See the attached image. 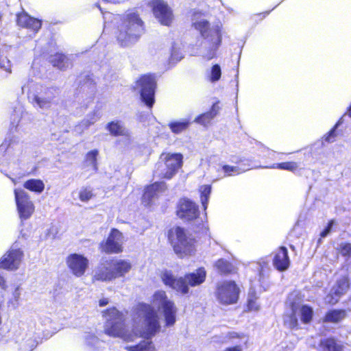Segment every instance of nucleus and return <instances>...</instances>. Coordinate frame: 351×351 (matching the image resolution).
<instances>
[{"label":"nucleus","instance_id":"obj_1","mask_svg":"<svg viewBox=\"0 0 351 351\" xmlns=\"http://www.w3.org/2000/svg\"><path fill=\"white\" fill-rule=\"evenodd\" d=\"M168 242L180 258H185L195 254L197 239L187 234L184 228L176 226L169 228L167 233Z\"/></svg>","mask_w":351,"mask_h":351},{"label":"nucleus","instance_id":"obj_2","mask_svg":"<svg viewBox=\"0 0 351 351\" xmlns=\"http://www.w3.org/2000/svg\"><path fill=\"white\" fill-rule=\"evenodd\" d=\"M132 265L123 259L110 258L101 261L92 277L93 283L97 282H110L123 277L130 271Z\"/></svg>","mask_w":351,"mask_h":351},{"label":"nucleus","instance_id":"obj_3","mask_svg":"<svg viewBox=\"0 0 351 351\" xmlns=\"http://www.w3.org/2000/svg\"><path fill=\"white\" fill-rule=\"evenodd\" d=\"M206 277V271L202 267L194 272L186 274L184 277L176 278L169 271H165L161 274V280L166 286L182 294L189 293V286L195 287L202 284Z\"/></svg>","mask_w":351,"mask_h":351},{"label":"nucleus","instance_id":"obj_4","mask_svg":"<svg viewBox=\"0 0 351 351\" xmlns=\"http://www.w3.org/2000/svg\"><path fill=\"white\" fill-rule=\"evenodd\" d=\"M145 31L143 20L136 12L127 14L121 20L116 37L122 47L136 42Z\"/></svg>","mask_w":351,"mask_h":351},{"label":"nucleus","instance_id":"obj_5","mask_svg":"<svg viewBox=\"0 0 351 351\" xmlns=\"http://www.w3.org/2000/svg\"><path fill=\"white\" fill-rule=\"evenodd\" d=\"M105 318L104 332L111 337L126 339L129 337L125 314L115 306H111L102 311Z\"/></svg>","mask_w":351,"mask_h":351},{"label":"nucleus","instance_id":"obj_6","mask_svg":"<svg viewBox=\"0 0 351 351\" xmlns=\"http://www.w3.org/2000/svg\"><path fill=\"white\" fill-rule=\"evenodd\" d=\"M136 313L143 319V326L139 336L145 339H151L161 330L160 317L153 306L139 302L136 306Z\"/></svg>","mask_w":351,"mask_h":351},{"label":"nucleus","instance_id":"obj_7","mask_svg":"<svg viewBox=\"0 0 351 351\" xmlns=\"http://www.w3.org/2000/svg\"><path fill=\"white\" fill-rule=\"evenodd\" d=\"M152 302L162 308L165 326H173L176 322L177 307L173 301L169 299L167 293L163 290H158L152 295Z\"/></svg>","mask_w":351,"mask_h":351},{"label":"nucleus","instance_id":"obj_8","mask_svg":"<svg viewBox=\"0 0 351 351\" xmlns=\"http://www.w3.org/2000/svg\"><path fill=\"white\" fill-rule=\"evenodd\" d=\"M136 85L140 88L141 100L149 108L155 103V90L156 88V76L152 73L141 75L136 82Z\"/></svg>","mask_w":351,"mask_h":351},{"label":"nucleus","instance_id":"obj_9","mask_svg":"<svg viewBox=\"0 0 351 351\" xmlns=\"http://www.w3.org/2000/svg\"><path fill=\"white\" fill-rule=\"evenodd\" d=\"M240 290L234 280H224L216 286L215 297L223 305H230L237 302Z\"/></svg>","mask_w":351,"mask_h":351},{"label":"nucleus","instance_id":"obj_10","mask_svg":"<svg viewBox=\"0 0 351 351\" xmlns=\"http://www.w3.org/2000/svg\"><path fill=\"white\" fill-rule=\"evenodd\" d=\"M122 233L117 228L110 230L107 238L99 244L101 253L106 254H120L123 252Z\"/></svg>","mask_w":351,"mask_h":351},{"label":"nucleus","instance_id":"obj_11","mask_svg":"<svg viewBox=\"0 0 351 351\" xmlns=\"http://www.w3.org/2000/svg\"><path fill=\"white\" fill-rule=\"evenodd\" d=\"M148 5L151 8L154 17L161 25L167 27L171 25L174 15L167 2L163 0H152Z\"/></svg>","mask_w":351,"mask_h":351},{"label":"nucleus","instance_id":"obj_12","mask_svg":"<svg viewBox=\"0 0 351 351\" xmlns=\"http://www.w3.org/2000/svg\"><path fill=\"white\" fill-rule=\"evenodd\" d=\"M16 205L19 217L22 219H29L34 213L35 206L27 193L21 189L14 190Z\"/></svg>","mask_w":351,"mask_h":351},{"label":"nucleus","instance_id":"obj_13","mask_svg":"<svg viewBox=\"0 0 351 351\" xmlns=\"http://www.w3.org/2000/svg\"><path fill=\"white\" fill-rule=\"evenodd\" d=\"M54 96L51 88L40 85L34 92H30L28 99L34 107L40 108H49Z\"/></svg>","mask_w":351,"mask_h":351},{"label":"nucleus","instance_id":"obj_14","mask_svg":"<svg viewBox=\"0 0 351 351\" xmlns=\"http://www.w3.org/2000/svg\"><path fill=\"white\" fill-rule=\"evenodd\" d=\"M160 158L163 160L166 168L162 178L167 180L171 179L183 165V155L181 153L163 152Z\"/></svg>","mask_w":351,"mask_h":351},{"label":"nucleus","instance_id":"obj_15","mask_svg":"<svg viewBox=\"0 0 351 351\" xmlns=\"http://www.w3.org/2000/svg\"><path fill=\"white\" fill-rule=\"evenodd\" d=\"M176 215L184 221H193L199 215L198 206L188 198H181L176 206Z\"/></svg>","mask_w":351,"mask_h":351},{"label":"nucleus","instance_id":"obj_16","mask_svg":"<svg viewBox=\"0 0 351 351\" xmlns=\"http://www.w3.org/2000/svg\"><path fill=\"white\" fill-rule=\"evenodd\" d=\"M66 264L71 273L80 278L83 276L88 269L89 261L82 254L72 253L66 258Z\"/></svg>","mask_w":351,"mask_h":351},{"label":"nucleus","instance_id":"obj_17","mask_svg":"<svg viewBox=\"0 0 351 351\" xmlns=\"http://www.w3.org/2000/svg\"><path fill=\"white\" fill-rule=\"evenodd\" d=\"M23 257V252L20 249H10L0 258V269L8 271L16 270Z\"/></svg>","mask_w":351,"mask_h":351},{"label":"nucleus","instance_id":"obj_18","mask_svg":"<svg viewBox=\"0 0 351 351\" xmlns=\"http://www.w3.org/2000/svg\"><path fill=\"white\" fill-rule=\"evenodd\" d=\"M350 288V280L348 276L345 275L339 278L335 282L332 289L333 292L327 295V303L335 305L339 302V298L346 294Z\"/></svg>","mask_w":351,"mask_h":351},{"label":"nucleus","instance_id":"obj_19","mask_svg":"<svg viewBox=\"0 0 351 351\" xmlns=\"http://www.w3.org/2000/svg\"><path fill=\"white\" fill-rule=\"evenodd\" d=\"M16 24L22 27L37 33L42 27V21L30 16L27 12L23 10L16 14Z\"/></svg>","mask_w":351,"mask_h":351},{"label":"nucleus","instance_id":"obj_20","mask_svg":"<svg viewBox=\"0 0 351 351\" xmlns=\"http://www.w3.org/2000/svg\"><path fill=\"white\" fill-rule=\"evenodd\" d=\"M167 189L165 182H155L145 186L141 197L142 204L145 206L152 205L154 198L158 196V193L164 192Z\"/></svg>","mask_w":351,"mask_h":351},{"label":"nucleus","instance_id":"obj_21","mask_svg":"<svg viewBox=\"0 0 351 351\" xmlns=\"http://www.w3.org/2000/svg\"><path fill=\"white\" fill-rule=\"evenodd\" d=\"M251 160L247 158H239L235 163L236 166L224 165L221 166V171L226 177L233 176L234 173L239 174L254 167L251 164Z\"/></svg>","mask_w":351,"mask_h":351},{"label":"nucleus","instance_id":"obj_22","mask_svg":"<svg viewBox=\"0 0 351 351\" xmlns=\"http://www.w3.org/2000/svg\"><path fill=\"white\" fill-rule=\"evenodd\" d=\"M274 267L280 271L287 270L290 265L288 250L285 246L278 247L274 253L272 259Z\"/></svg>","mask_w":351,"mask_h":351},{"label":"nucleus","instance_id":"obj_23","mask_svg":"<svg viewBox=\"0 0 351 351\" xmlns=\"http://www.w3.org/2000/svg\"><path fill=\"white\" fill-rule=\"evenodd\" d=\"M310 157L308 152H299L296 156L297 161H288L274 164L271 168L287 170L295 172L299 169L300 165L307 160Z\"/></svg>","mask_w":351,"mask_h":351},{"label":"nucleus","instance_id":"obj_24","mask_svg":"<svg viewBox=\"0 0 351 351\" xmlns=\"http://www.w3.org/2000/svg\"><path fill=\"white\" fill-rule=\"evenodd\" d=\"M220 101H216L213 104L210 109L200 114H199L195 119V121L200 125L206 126L210 124L212 120L219 114L221 109L219 106Z\"/></svg>","mask_w":351,"mask_h":351},{"label":"nucleus","instance_id":"obj_25","mask_svg":"<svg viewBox=\"0 0 351 351\" xmlns=\"http://www.w3.org/2000/svg\"><path fill=\"white\" fill-rule=\"evenodd\" d=\"M318 346L322 351H345L344 345L335 337L321 339Z\"/></svg>","mask_w":351,"mask_h":351},{"label":"nucleus","instance_id":"obj_26","mask_svg":"<svg viewBox=\"0 0 351 351\" xmlns=\"http://www.w3.org/2000/svg\"><path fill=\"white\" fill-rule=\"evenodd\" d=\"M211 49L217 50L221 44L222 34L219 26H215L206 34L204 38Z\"/></svg>","mask_w":351,"mask_h":351},{"label":"nucleus","instance_id":"obj_27","mask_svg":"<svg viewBox=\"0 0 351 351\" xmlns=\"http://www.w3.org/2000/svg\"><path fill=\"white\" fill-rule=\"evenodd\" d=\"M346 311L343 308H332L327 311L322 317L324 323L338 324L346 317Z\"/></svg>","mask_w":351,"mask_h":351},{"label":"nucleus","instance_id":"obj_28","mask_svg":"<svg viewBox=\"0 0 351 351\" xmlns=\"http://www.w3.org/2000/svg\"><path fill=\"white\" fill-rule=\"evenodd\" d=\"M214 266L217 271L222 276H228L237 273V269L232 263L225 258L217 260L214 263Z\"/></svg>","mask_w":351,"mask_h":351},{"label":"nucleus","instance_id":"obj_29","mask_svg":"<svg viewBox=\"0 0 351 351\" xmlns=\"http://www.w3.org/2000/svg\"><path fill=\"white\" fill-rule=\"evenodd\" d=\"M106 129L113 136H127L128 131L119 121H112L106 125Z\"/></svg>","mask_w":351,"mask_h":351},{"label":"nucleus","instance_id":"obj_30","mask_svg":"<svg viewBox=\"0 0 351 351\" xmlns=\"http://www.w3.org/2000/svg\"><path fill=\"white\" fill-rule=\"evenodd\" d=\"M23 187L32 192L41 193L45 189V184L40 179H29L23 183Z\"/></svg>","mask_w":351,"mask_h":351},{"label":"nucleus","instance_id":"obj_31","mask_svg":"<svg viewBox=\"0 0 351 351\" xmlns=\"http://www.w3.org/2000/svg\"><path fill=\"white\" fill-rule=\"evenodd\" d=\"M291 310L292 312L286 316V319L284 320V324L289 329L298 330L300 327L298 319L296 316V306L294 303L291 304Z\"/></svg>","mask_w":351,"mask_h":351},{"label":"nucleus","instance_id":"obj_32","mask_svg":"<svg viewBox=\"0 0 351 351\" xmlns=\"http://www.w3.org/2000/svg\"><path fill=\"white\" fill-rule=\"evenodd\" d=\"M300 315L302 323L308 324L313 317V308L307 304H303L300 308Z\"/></svg>","mask_w":351,"mask_h":351},{"label":"nucleus","instance_id":"obj_33","mask_svg":"<svg viewBox=\"0 0 351 351\" xmlns=\"http://www.w3.org/2000/svg\"><path fill=\"white\" fill-rule=\"evenodd\" d=\"M190 125L191 122L185 119L183 121H172L168 124V126L173 133L180 134L186 130Z\"/></svg>","mask_w":351,"mask_h":351},{"label":"nucleus","instance_id":"obj_34","mask_svg":"<svg viewBox=\"0 0 351 351\" xmlns=\"http://www.w3.org/2000/svg\"><path fill=\"white\" fill-rule=\"evenodd\" d=\"M49 61L54 67L63 70L65 69L66 56L62 53H56L49 58Z\"/></svg>","mask_w":351,"mask_h":351},{"label":"nucleus","instance_id":"obj_35","mask_svg":"<svg viewBox=\"0 0 351 351\" xmlns=\"http://www.w3.org/2000/svg\"><path fill=\"white\" fill-rule=\"evenodd\" d=\"M125 349L128 351H156V348L151 341H141L136 345L127 346Z\"/></svg>","mask_w":351,"mask_h":351},{"label":"nucleus","instance_id":"obj_36","mask_svg":"<svg viewBox=\"0 0 351 351\" xmlns=\"http://www.w3.org/2000/svg\"><path fill=\"white\" fill-rule=\"evenodd\" d=\"M200 200L204 210L207 209L208 199L211 193V185L204 184L199 187Z\"/></svg>","mask_w":351,"mask_h":351},{"label":"nucleus","instance_id":"obj_37","mask_svg":"<svg viewBox=\"0 0 351 351\" xmlns=\"http://www.w3.org/2000/svg\"><path fill=\"white\" fill-rule=\"evenodd\" d=\"M192 26L199 32L202 38H204V36L208 34L212 28L209 22L206 20H201L194 22L193 23Z\"/></svg>","mask_w":351,"mask_h":351},{"label":"nucleus","instance_id":"obj_38","mask_svg":"<svg viewBox=\"0 0 351 351\" xmlns=\"http://www.w3.org/2000/svg\"><path fill=\"white\" fill-rule=\"evenodd\" d=\"M337 252L344 258L351 257V243H341L337 248Z\"/></svg>","mask_w":351,"mask_h":351},{"label":"nucleus","instance_id":"obj_39","mask_svg":"<svg viewBox=\"0 0 351 351\" xmlns=\"http://www.w3.org/2000/svg\"><path fill=\"white\" fill-rule=\"evenodd\" d=\"M94 197L92 189L88 187H83L79 192V199L83 202H86Z\"/></svg>","mask_w":351,"mask_h":351},{"label":"nucleus","instance_id":"obj_40","mask_svg":"<svg viewBox=\"0 0 351 351\" xmlns=\"http://www.w3.org/2000/svg\"><path fill=\"white\" fill-rule=\"evenodd\" d=\"M221 76V70L219 64H215L211 67L209 80L212 82H217L220 80Z\"/></svg>","mask_w":351,"mask_h":351},{"label":"nucleus","instance_id":"obj_41","mask_svg":"<svg viewBox=\"0 0 351 351\" xmlns=\"http://www.w3.org/2000/svg\"><path fill=\"white\" fill-rule=\"evenodd\" d=\"M98 155L97 149H93L88 152L86 154L85 160L86 162H89L95 168V169H97V157Z\"/></svg>","mask_w":351,"mask_h":351},{"label":"nucleus","instance_id":"obj_42","mask_svg":"<svg viewBox=\"0 0 351 351\" xmlns=\"http://www.w3.org/2000/svg\"><path fill=\"white\" fill-rule=\"evenodd\" d=\"M340 124L339 121H338L333 128L327 133L325 136V141L328 143H332L335 141L337 137L336 129Z\"/></svg>","mask_w":351,"mask_h":351},{"label":"nucleus","instance_id":"obj_43","mask_svg":"<svg viewBox=\"0 0 351 351\" xmlns=\"http://www.w3.org/2000/svg\"><path fill=\"white\" fill-rule=\"evenodd\" d=\"M0 67L4 69L8 74L12 73V63L8 58H0Z\"/></svg>","mask_w":351,"mask_h":351},{"label":"nucleus","instance_id":"obj_44","mask_svg":"<svg viewBox=\"0 0 351 351\" xmlns=\"http://www.w3.org/2000/svg\"><path fill=\"white\" fill-rule=\"evenodd\" d=\"M227 337L229 339H245V341L244 342L245 345H246L247 342V337L244 334H243V333L240 334V333H237V332H230L228 333Z\"/></svg>","mask_w":351,"mask_h":351},{"label":"nucleus","instance_id":"obj_45","mask_svg":"<svg viewBox=\"0 0 351 351\" xmlns=\"http://www.w3.org/2000/svg\"><path fill=\"white\" fill-rule=\"evenodd\" d=\"M86 84H89L90 86L95 85V82L94 80L90 75H85L84 78L79 82L78 86L80 87H82V86H85Z\"/></svg>","mask_w":351,"mask_h":351},{"label":"nucleus","instance_id":"obj_46","mask_svg":"<svg viewBox=\"0 0 351 351\" xmlns=\"http://www.w3.org/2000/svg\"><path fill=\"white\" fill-rule=\"evenodd\" d=\"M247 308L249 310H254L256 311L258 309V306L256 302V298L252 297L247 300Z\"/></svg>","mask_w":351,"mask_h":351},{"label":"nucleus","instance_id":"obj_47","mask_svg":"<svg viewBox=\"0 0 351 351\" xmlns=\"http://www.w3.org/2000/svg\"><path fill=\"white\" fill-rule=\"evenodd\" d=\"M332 224H333L332 221H330L328 222L326 227L321 232V233H320L321 237H325L327 236V234L330 232V229L332 228Z\"/></svg>","mask_w":351,"mask_h":351},{"label":"nucleus","instance_id":"obj_48","mask_svg":"<svg viewBox=\"0 0 351 351\" xmlns=\"http://www.w3.org/2000/svg\"><path fill=\"white\" fill-rule=\"evenodd\" d=\"M223 351H243V347L241 345H236L228 347Z\"/></svg>","mask_w":351,"mask_h":351},{"label":"nucleus","instance_id":"obj_49","mask_svg":"<svg viewBox=\"0 0 351 351\" xmlns=\"http://www.w3.org/2000/svg\"><path fill=\"white\" fill-rule=\"evenodd\" d=\"M0 287L3 289H5L7 288L6 281H5L4 277L2 276L1 275H0Z\"/></svg>","mask_w":351,"mask_h":351},{"label":"nucleus","instance_id":"obj_50","mask_svg":"<svg viewBox=\"0 0 351 351\" xmlns=\"http://www.w3.org/2000/svg\"><path fill=\"white\" fill-rule=\"evenodd\" d=\"M109 301L107 298H102L99 301V306H104L108 304Z\"/></svg>","mask_w":351,"mask_h":351},{"label":"nucleus","instance_id":"obj_51","mask_svg":"<svg viewBox=\"0 0 351 351\" xmlns=\"http://www.w3.org/2000/svg\"><path fill=\"white\" fill-rule=\"evenodd\" d=\"M269 13V12L260 13V14H257V16H260V19H263V18L265 17L267 15H268Z\"/></svg>","mask_w":351,"mask_h":351},{"label":"nucleus","instance_id":"obj_52","mask_svg":"<svg viewBox=\"0 0 351 351\" xmlns=\"http://www.w3.org/2000/svg\"><path fill=\"white\" fill-rule=\"evenodd\" d=\"M346 113L350 117H351V104L350 106L348 108Z\"/></svg>","mask_w":351,"mask_h":351},{"label":"nucleus","instance_id":"obj_53","mask_svg":"<svg viewBox=\"0 0 351 351\" xmlns=\"http://www.w3.org/2000/svg\"><path fill=\"white\" fill-rule=\"evenodd\" d=\"M214 56H211V57H209L208 59H212L213 58Z\"/></svg>","mask_w":351,"mask_h":351},{"label":"nucleus","instance_id":"obj_54","mask_svg":"<svg viewBox=\"0 0 351 351\" xmlns=\"http://www.w3.org/2000/svg\"><path fill=\"white\" fill-rule=\"evenodd\" d=\"M2 16L0 14V21L1 20Z\"/></svg>","mask_w":351,"mask_h":351}]
</instances>
